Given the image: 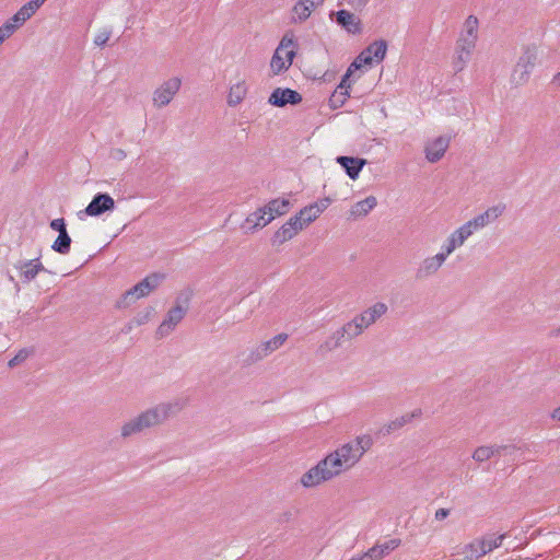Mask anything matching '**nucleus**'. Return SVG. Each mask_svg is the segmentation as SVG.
<instances>
[{"label":"nucleus","mask_w":560,"mask_h":560,"mask_svg":"<svg viewBox=\"0 0 560 560\" xmlns=\"http://www.w3.org/2000/svg\"><path fill=\"white\" fill-rule=\"evenodd\" d=\"M176 402H161L149 408L138 416L125 421L120 428V436L128 439L143 432L147 429L156 427L166 421L178 411Z\"/></svg>","instance_id":"f257e3e1"},{"label":"nucleus","mask_w":560,"mask_h":560,"mask_svg":"<svg viewBox=\"0 0 560 560\" xmlns=\"http://www.w3.org/2000/svg\"><path fill=\"white\" fill-rule=\"evenodd\" d=\"M479 38V21L475 15L465 19L454 50V67L463 70L470 60Z\"/></svg>","instance_id":"f03ea898"},{"label":"nucleus","mask_w":560,"mask_h":560,"mask_svg":"<svg viewBox=\"0 0 560 560\" xmlns=\"http://www.w3.org/2000/svg\"><path fill=\"white\" fill-rule=\"evenodd\" d=\"M346 471L348 470L339 462V458L330 452L301 476L300 483L306 489L316 488L339 477Z\"/></svg>","instance_id":"7ed1b4c3"},{"label":"nucleus","mask_w":560,"mask_h":560,"mask_svg":"<svg viewBox=\"0 0 560 560\" xmlns=\"http://www.w3.org/2000/svg\"><path fill=\"white\" fill-rule=\"evenodd\" d=\"M388 51V43L384 38H377L371 42L349 65L346 72L353 80L360 79L365 72L373 67L382 63Z\"/></svg>","instance_id":"20e7f679"},{"label":"nucleus","mask_w":560,"mask_h":560,"mask_svg":"<svg viewBox=\"0 0 560 560\" xmlns=\"http://www.w3.org/2000/svg\"><path fill=\"white\" fill-rule=\"evenodd\" d=\"M298 40L293 33L288 32L282 36L269 61L271 75H281L291 68L298 54Z\"/></svg>","instance_id":"39448f33"},{"label":"nucleus","mask_w":560,"mask_h":560,"mask_svg":"<svg viewBox=\"0 0 560 560\" xmlns=\"http://www.w3.org/2000/svg\"><path fill=\"white\" fill-rule=\"evenodd\" d=\"M372 438L368 434L359 435L354 440L338 446L332 453L347 470L352 469L371 448Z\"/></svg>","instance_id":"423d86ee"},{"label":"nucleus","mask_w":560,"mask_h":560,"mask_svg":"<svg viewBox=\"0 0 560 560\" xmlns=\"http://www.w3.org/2000/svg\"><path fill=\"white\" fill-rule=\"evenodd\" d=\"M542 49L535 44L523 48L512 72V81L515 84L523 85L528 80L534 69L541 62Z\"/></svg>","instance_id":"0eeeda50"},{"label":"nucleus","mask_w":560,"mask_h":560,"mask_svg":"<svg viewBox=\"0 0 560 560\" xmlns=\"http://www.w3.org/2000/svg\"><path fill=\"white\" fill-rule=\"evenodd\" d=\"M273 219L272 212H231L225 224L248 234L262 229Z\"/></svg>","instance_id":"6e6552de"},{"label":"nucleus","mask_w":560,"mask_h":560,"mask_svg":"<svg viewBox=\"0 0 560 560\" xmlns=\"http://www.w3.org/2000/svg\"><path fill=\"white\" fill-rule=\"evenodd\" d=\"M455 250L456 248L446 240L439 253L428 256L419 262L415 273L416 279L427 280L435 276L445 264L447 257Z\"/></svg>","instance_id":"1a4fd4ad"},{"label":"nucleus","mask_w":560,"mask_h":560,"mask_svg":"<svg viewBox=\"0 0 560 560\" xmlns=\"http://www.w3.org/2000/svg\"><path fill=\"white\" fill-rule=\"evenodd\" d=\"M317 219L316 213L296 212L273 235L272 245H281L293 238L300 231Z\"/></svg>","instance_id":"9d476101"},{"label":"nucleus","mask_w":560,"mask_h":560,"mask_svg":"<svg viewBox=\"0 0 560 560\" xmlns=\"http://www.w3.org/2000/svg\"><path fill=\"white\" fill-rule=\"evenodd\" d=\"M249 89L250 85L245 73L237 72L230 78L226 92L228 106L232 108L240 106L246 100Z\"/></svg>","instance_id":"9b49d317"},{"label":"nucleus","mask_w":560,"mask_h":560,"mask_svg":"<svg viewBox=\"0 0 560 560\" xmlns=\"http://www.w3.org/2000/svg\"><path fill=\"white\" fill-rule=\"evenodd\" d=\"M182 86L179 77H172L162 82L153 92L152 103L156 108L167 106L178 93Z\"/></svg>","instance_id":"f8f14e48"},{"label":"nucleus","mask_w":560,"mask_h":560,"mask_svg":"<svg viewBox=\"0 0 560 560\" xmlns=\"http://www.w3.org/2000/svg\"><path fill=\"white\" fill-rule=\"evenodd\" d=\"M186 314L187 306L180 303L179 300H176L175 305L167 311L163 322L158 327L155 332L156 337L163 339L171 335Z\"/></svg>","instance_id":"ddd939ff"},{"label":"nucleus","mask_w":560,"mask_h":560,"mask_svg":"<svg viewBox=\"0 0 560 560\" xmlns=\"http://www.w3.org/2000/svg\"><path fill=\"white\" fill-rule=\"evenodd\" d=\"M303 101L300 92L290 89L278 86L271 91L268 96V104L272 107H285L287 105L296 106Z\"/></svg>","instance_id":"4468645a"},{"label":"nucleus","mask_w":560,"mask_h":560,"mask_svg":"<svg viewBox=\"0 0 560 560\" xmlns=\"http://www.w3.org/2000/svg\"><path fill=\"white\" fill-rule=\"evenodd\" d=\"M451 138L448 136H436L427 140L424 144V156L429 163L441 161L450 148Z\"/></svg>","instance_id":"2eb2a0df"},{"label":"nucleus","mask_w":560,"mask_h":560,"mask_svg":"<svg viewBox=\"0 0 560 560\" xmlns=\"http://www.w3.org/2000/svg\"><path fill=\"white\" fill-rule=\"evenodd\" d=\"M336 22L345 32L352 36H359L363 33L362 20L348 10H339L335 13Z\"/></svg>","instance_id":"dca6fc26"},{"label":"nucleus","mask_w":560,"mask_h":560,"mask_svg":"<svg viewBox=\"0 0 560 560\" xmlns=\"http://www.w3.org/2000/svg\"><path fill=\"white\" fill-rule=\"evenodd\" d=\"M353 81V77H348V72L342 75L340 83L329 98V105L331 108H339L346 103L350 96V90Z\"/></svg>","instance_id":"f3484780"},{"label":"nucleus","mask_w":560,"mask_h":560,"mask_svg":"<svg viewBox=\"0 0 560 560\" xmlns=\"http://www.w3.org/2000/svg\"><path fill=\"white\" fill-rule=\"evenodd\" d=\"M287 340V334H279L272 337L271 339L259 343L257 348L253 351L252 357L256 361L261 360L271 354L272 352H275L276 350H278L279 348H281Z\"/></svg>","instance_id":"a211bd4d"},{"label":"nucleus","mask_w":560,"mask_h":560,"mask_svg":"<svg viewBox=\"0 0 560 560\" xmlns=\"http://www.w3.org/2000/svg\"><path fill=\"white\" fill-rule=\"evenodd\" d=\"M388 311V306L384 302H376L360 314L357 315L359 322L368 329L383 317Z\"/></svg>","instance_id":"6ab92c4d"},{"label":"nucleus","mask_w":560,"mask_h":560,"mask_svg":"<svg viewBox=\"0 0 560 560\" xmlns=\"http://www.w3.org/2000/svg\"><path fill=\"white\" fill-rule=\"evenodd\" d=\"M323 2L324 0H298L292 8V20L295 23L305 22Z\"/></svg>","instance_id":"aec40b11"},{"label":"nucleus","mask_w":560,"mask_h":560,"mask_svg":"<svg viewBox=\"0 0 560 560\" xmlns=\"http://www.w3.org/2000/svg\"><path fill=\"white\" fill-rule=\"evenodd\" d=\"M399 545L400 540L397 538L377 541L365 552L366 560H381L398 548Z\"/></svg>","instance_id":"412c9836"},{"label":"nucleus","mask_w":560,"mask_h":560,"mask_svg":"<svg viewBox=\"0 0 560 560\" xmlns=\"http://www.w3.org/2000/svg\"><path fill=\"white\" fill-rule=\"evenodd\" d=\"M479 230L478 225H475L474 220H469L451 233L447 241L457 249L464 245L468 237Z\"/></svg>","instance_id":"4be33fe9"},{"label":"nucleus","mask_w":560,"mask_h":560,"mask_svg":"<svg viewBox=\"0 0 560 560\" xmlns=\"http://www.w3.org/2000/svg\"><path fill=\"white\" fill-rule=\"evenodd\" d=\"M16 269L20 271V277L24 282H30L36 278L40 271H46L39 258H34L19 262Z\"/></svg>","instance_id":"5701e85b"},{"label":"nucleus","mask_w":560,"mask_h":560,"mask_svg":"<svg viewBox=\"0 0 560 560\" xmlns=\"http://www.w3.org/2000/svg\"><path fill=\"white\" fill-rule=\"evenodd\" d=\"M337 163L346 170V173L351 179H355L363 168L365 160L360 158L339 156L337 158Z\"/></svg>","instance_id":"b1692460"},{"label":"nucleus","mask_w":560,"mask_h":560,"mask_svg":"<svg viewBox=\"0 0 560 560\" xmlns=\"http://www.w3.org/2000/svg\"><path fill=\"white\" fill-rule=\"evenodd\" d=\"M145 296H148V293L144 291L141 282H138L121 295V298L117 301V306L128 307L136 301Z\"/></svg>","instance_id":"393cba45"},{"label":"nucleus","mask_w":560,"mask_h":560,"mask_svg":"<svg viewBox=\"0 0 560 560\" xmlns=\"http://www.w3.org/2000/svg\"><path fill=\"white\" fill-rule=\"evenodd\" d=\"M345 341L343 335L339 329L331 332L318 347V351L323 354L329 353L339 347Z\"/></svg>","instance_id":"a878e982"},{"label":"nucleus","mask_w":560,"mask_h":560,"mask_svg":"<svg viewBox=\"0 0 560 560\" xmlns=\"http://www.w3.org/2000/svg\"><path fill=\"white\" fill-rule=\"evenodd\" d=\"M339 330L343 335L345 339L351 340L362 335L365 328L361 322H359V318L354 316L351 320L347 322L342 327H340Z\"/></svg>","instance_id":"bb28decb"},{"label":"nucleus","mask_w":560,"mask_h":560,"mask_svg":"<svg viewBox=\"0 0 560 560\" xmlns=\"http://www.w3.org/2000/svg\"><path fill=\"white\" fill-rule=\"evenodd\" d=\"M115 207L114 199L107 194L96 195L85 210H112Z\"/></svg>","instance_id":"cd10ccee"},{"label":"nucleus","mask_w":560,"mask_h":560,"mask_svg":"<svg viewBox=\"0 0 560 560\" xmlns=\"http://www.w3.org/2000/svg\"><path fill=\"white\" fill-rule=\"evenodd\" d=\"M154 314L153 307H147L143 311L137 313L132 319L127 324L126 330L127 332L131 331L133 328L145 325L149 323Z\"/></svg>","instance_id":"c85d7f7f"},{"label":"nucleus","mask_w":560,"mask_h":560,"mask_svg":"<svg viewBox=\"0 0 560 560\" xmlns=\"http://www.w3.org/2000/svg\"><path fill=\"white\" fill-rule=\"evenodd\" d=\"M165 280V275L161 272H153L148 275L140 282L144 289V291L150 295L153 291H155L161 283Z\"/></svg>","instance_id":"c756f323"},{"label":"nucleus","mask_w":560,"mask_h":560,"mask_svg":"<svg viewBox=\"0 0 560 560\" xmlns=\"http://www.w3.org/2000/svg\"><path fill=\"white\" fill-rule=\"evenodd\" d=\"M464 555L466 556V558L470 560L479 559L482 556L487 555L481 539H476L471 541L469 545H467L465 547Z\"/></svg>","instance_id":"7c9ffc66"},{"label":"nucleus","mask_w":560,"mask_h":560,"mask_svg":"<svg viewBox=\"0 0 560 560\" xmlns=\"http://www.w3.org/2000/svg\"><path fill=\"white\" fill-rule=\"evenodd\" d=\"M70 246H71V238H70L68 232L65 231V232H61L58 235V237L56 238V241L51 245V248L55 252L65 255V254L69 253Z\"/></svg>","instance_id":"2f4dec72"},{"label":"nucleus","mask_w":560,"mask_h":560,"mask_svg":"<svg viewBox=\"0 0 560 560\" xmlns=\"http://www.w3.org/2000/svg\"><path fill=\"white\" fill-rule=\"evenodd\" d=\"M416 416H417L416 413H407V415L396 418L395 420L390 421L386 425V432L390 433V432L401 429L404 425L409 423L412 420V418Z\"/></svg>","instance_id":"473e14b6"},{"label":"nucleus","mask_w":560,"mask_h":560,"mask_svg":"<svg viewBox=\"0 0 560 560\" xmlns=\"http://www.w3.org/2000/svg\"><path fill=\"white\" fill-rule=\"evenodd\" d=\"M505 535H492L488 536L481 539L485 546L486 553H489L490 551L494 550L495 548H499L502 545V541L504 539Z\"/></svg>","instance_id":"72a5a7b5"},{"label":"nucleus","mask_w":560,"mask_h":560,"mask_svg":"<svg viewBox=\"0 0 560 560\" xmlns=\"http://www.w3.org/2000/svg\"><path fill=\"white\" fill-rule=\"evenodd\" d=\"M492 457H493V451L490 448V445L479 446L472 453V458L478 463L486 462Z\"/></svg>","instance_id":"f704fd0d"},{"label":"nucleus","mask_w":560,"mask_h":560,"mask_svg":"<svg viewBox=\"0 0 560 560\" xmlns=\"http://www.w3.org/2000/svg\"><path fill=\"white\" fill-rule=\"evenodd\" d=\"M110 37L112 31L107 27H103L95 33L93 43L97 47H104L109 42Z\"/></svg>","instance_id":"c9c22d12"},{"label":"nucleus","mask_w":560,"mask_h":560,"mask_svg":"<svg viewBox=\"0 0 560 560\" xmlns=\"http://www.w3.org/2000/svg\"><path fill=\"white\" fill-rule=\"evenodd\" d=\"M498 219L497 212H482L476 218H474L475 225H478V228L481 230L491 222L495 221Z\"/></svg>","instance_id":"e433bc0d"},{"label":"nucleus","mask_w":560,"mask_h":560,"mask_svg":"<svg viewBox=\"0 0 560 560\" xmlns=\"http://www.w3.org/2000/svg\"><path fill=\"white\" fill-rule=\"evenodd\" d=\"M490 448L493 451V457L513 456L518 450L515 445H490Z\"/></svg>","instance_id":"4c0bfd02"},{"label":"nucleus","mask_w":560,"mask_h":560,"mask_svg":"<svg viewBox=\"0 0 560 560\" xmlns=\"http://www.w3.org/2000/svg\"><path fill=\"white\" fill-rule=\"evenodd\" d=\"M378 206H381V203L375 196H368L357 203L358 210H372Z\"/></svg>","instance_id":"58836bf2"},{"label":"nucleus","mask_w":560,"mask_h":560,"mask_svg":"<svg viewBox=\"0 0 560 560\" xmlns=\"http://www.w3.org/2000/svg\"><path fill=\"white\" fill-rule=\"evenodd\" d=\"M31 351L27 350V349H22L20 350L10 361H9V366L10 368H14L16 365H19L20 363H22L23 361H25L28 355H30Z\"/></svg>","instance_id":"ea45409f"},{"label":"nucleus","mask_w":560,"mask_h":560,"mask_svg":"<svg viewBox=\"0 0 560 560\" xmlns=\"http://www.w3.org/2000/svg\"><path fill=\"white\" fill-rule=\"evenodd\" d=\"M290 200L288 198H278L273 199L268 203V209L270 211L280 210L281 208L290 207Z\"/></svg>","instance_id":"a19ab883"},{"label":"nucleus","mask_w":560,"mask_h":560,"mask_svg":"<svg viewBox=\"0 0 560 560\" xmlns=\"http://www.w3.org/2000/svg\"><path fill=\"white\" fill-rule=\"evenodd\" d=\"M50 228L58 232L59 234L61 232H65L67 231V225H66V221L63 218H59V219H55L50 222Z\"/></svg>","instance_id":"79ce46f5"},{"label":"nucleus","mask_w":560,"mask_h":560,"mask_svg":"<svg viewBox=\"0 0 560 560\" xmlns=\"http://www.w3.org/2000/svg\"><path fill=\"white\" fill-rule=\"evenodd\" d=\"M450 515V510L448 509H439L435 511V520L438 521H443L445 520L447 516Z\"/></svg>","instance_id":"37998d69"},{"label":"nucleus","mask_w":560,"mask_h":560,"mask_svg":"<svg viewBox=\"0 0 560 560\" xmlns=\"http://www.w3.org/2000/svg\"><path fill=\"white\" fill-rule=\"evenodd\" d=\"M369 2L370 0H350V3L357 8L365 7Z\"/></svg>","instance_id":"c03bdc74"},{"label":"nucleus","mask_w":560,"mask_h":560,"mask_svg":"<svg viewBox=\"0 0 560 560\" xmlns=\"http://www.w3.org/2000/svg\"><path fill=\"white\" fill-rule=\"evenodd\" d=\"M331 205V200L330 198H325V199H322L319 201V203L317 205V207L319 208H328L329 206Z\"/></svg>","instance_id":"a18cd8bd"},{"label":"nucleus","mask_w":560,"mask_h":560,"mask_svg":"<svg viewBox=\"0 0 560 560\" xmlns=\"http://www.w3.org/2000/svg\"><path fill=\"white\" fill-rule=\"evenodd\" d=\"M551 418H552L553 420L560 421V407H559V408H556V409L551 412Z\"/></svg>","instance_id":"49530a36"},{"label":"nucleus","mask_w":560,"mask_h":560,"mask_svg":"<svg viewBox=\"0 0 560 560\" xmlns=\"http://www.w3.org/2000/svg\"><path fill=\"white\" fill-rule=\"evenodd\" d=\"M550 337H553V338H558V337H560V326H559V327H557V328H555V329H552V330L550 331Z\"/></svg>","instance_id":"de8ad7c7"},{"label":"nucleus","mask_w":560,"mask_h":560,"mask_svg":"<svg viewBox=\"0 0 560 560\" xmlns=\"http://www.w3.org/2000/svg\"><path fill=\"white\" fill-rule=\"evenodd\" d=\"M553 82H555L556 84L560 85V72H559V73H557V74L555 75V78H553Z\"/></svg>","instance_id":"09e8293b"},{"label":"nucleus","mask_w":560,"mask_h":560,"mask_svg":"<svg viewBox=\"0 0 560 560\" xmlns=\"http://www.w3.org/2000/svg\"><path fill=\"white\" fill-rule=\"evenodd\" d=\"M86 214L89 215H98L101 214L102 212H96V211H93V212H85Z\"/></svg>","instance_id":"8fccbe9b"},{"label":"nucleus","mask_w":560,"mask_h":560,"mask_svg":"<svg viewBox=\"0 0 560 560\" xmlns=\"http://www.w3.org/2000/svg\"><path fill=\"white\" fill-rule=\"evenodd\" d=\"M352 560H366V556L363 553L360 558H353Z\"/></svg>","instance_id":"3c124183"}]
</instances>
